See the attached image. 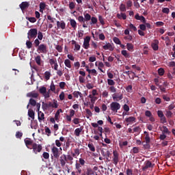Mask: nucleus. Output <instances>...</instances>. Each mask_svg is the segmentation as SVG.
Here are the masks:
<instances>
[{"mask_svg":"<svg viewBox=\"0 0 175 175\" xmlns=\"http://www.w3.org/2000/svg\"><path fill=\"white\" fill-rule=\"evenodd\" d=\"M25 144L27 148H29V146H32L33 151L35 154L40 152V151H42V145H38L36 143L33 144V141L31 140V139L29 138H27L25 139Z\"/></svg>","mask_w":175,"mask_h":175,"instance_id":"f257e3e1","label":"nucleus"},{"mask_svg":"<svg viewBox=\"0 0 175 175\" xmlns=\"http://www.w3.org/2000/svg\"><path fill=\"white\" fill-rule=\"evenodd\" d=\"M145 135V143L144 145V148H150V143H151V138H150V134L147 131L144 132Z\"/></svg>","mask_w":175,"mask_h":175,"instance_id":"f03ea898","label":"nucleus"},{"mask_svg":"<svg viewBox=\"0 0 175 175\" xmlns=\"http://www.w3.org/2000/svg\"><path fill=\"white\" fill-rule=\"evenodd\" d=\"M37 51L39 54H47V45L45 44H41L38 46Z\"/></svg>","mask_w":175,"mask_h":175,"instance_id":"7ed1b4c3","label":"nucleus"},{"mask_svg":"<svg viewBox=\"0 0 175 175\" xmlns=\"http://www.w3.org/2000/svg\"><path fill=\"white\" fill-rule=\"evenodd\" d=\"M38 36V29H31L27 33L28 39H33Z\"/></svg>","mask_w":175,"mask_h":175,"instance_id":"20e7f679","label":"nucleus"},{"mask_svg":"<svg viewBox=\"0 0 175 175\" xmlns=\"http://www.w3.org/2000/svg\"><path fill=\"white\" fill-rule=\"evenodd\" d=\"M110 109L112 111H116V113H117V111L121 109V105L117 102H112L110 104Z\"/></svg>","mask_w":175,"mask_h":175,"instance_id":"39448f33","label":"nucleus"},{"mask_svg":"<svg viewBox=\"0 0 175 175\" xmlns=\"http://www.w3.org/2000/svg\"><path fill=\"white\" fill-rule=\"evenodd\" d=\"M157 116L159 118H160V122H161V124H166V122H167L166 117L165 116V114H163V111L161 110L157 111Z\"/></svg>","mask_w":175,"mask_h":175,"instance_id":"423d86ee","label":"nucleus"},{"mask_svg":"<svg viewBox=\"0 0 175 175\" xmlns=\"http://www.w3.org/2000/svg\"><path fill=\"white\" fill-rule=\"evenodd\" d=\"M51 152L53 153V156H51V159H53V157H55L56 159H58L59 158V150L58 149V148H57L56 146H53L51 148Z\"/></svg>","mask_w":175,"mask_h":175,"instance_id":"0eeeda50","label":"nucleus"},{"mask_svg":"<svg viewBox=\"0 0 175 175\" xmlns=\"http://www.w3.org/2000/svg\"><path fill=\"white\" fill-rule=\"evenodd\" d=\"M90 40H91V37H90V36H86L84 38L83 47V49H85V50H88V49L90 48Z\"/></svg>","mask_w":175,"mask_h":175,"instance_id":"6e6552de","label":"nucleus"},{"mask_svg":"<svg viewBox=\"0 0 175 175\" xmlns=\"http://www.w3.org/2000/svg\"><path fill=\"white\" fill-rule=\"evenodd\" d=\"M154 165H152V163L151 161L147 160L144 162V164L142 167V170L146 171L147 169H149L150 167H153Z\"/></svg>","mask_w":175,"mask_h":175,"instance_id":"1a4fd4ad","label":"nucleus"},{"mask_svg":"<svg viewBox=\"0 0 175 175\" xmlns=\"http://www.w3.org/2000/svg\"><path fill=\"white\" fill-rule=\"evenodd\" d=\"M113 163L116 165L118 164V162H119V158H118L119 154L117 150H113Z\"/></svg>","mask_w":175,"mask_h":175,"instance_id":"9d476101","label":"nucleus"},{"mask_svg":"<svg viewBox=\"0 0 175 175\" xmlns=\"http://www.w3.org/2000/svg\"><path fill=\"white\" fill-rule=\"evenodd\" d=\"M66 154H62L60 157H59V162H60V165L62 167H64V166H65V165H66Z\"/></svg>","mask_w":175,"mask_h":175,"instance_id":"9b49d317","label":"nucleus"},{"mask_svg":"<svg viewBox=\"0 0 175 175\" xmlns=\"http://www.w3.org/2000/svg\"><path fill=\"white\" fill-rule=\"evenodd\" d=\"M57 28H61V29H65L66 27V23L64 21H57Z\"/></svg>","mask_w":175,"mask_h":175,"instance_id":"f8f14e48","label":"nucleus"},{"mask_svg":"<svg viewBox=\"0 0 175 175\" xmlns=\"http://www.w3.org/2000/svg\"><path fill=\"white\" fill-rule=\"evenodd\" d=\"M19 7L21 8V10H25V9H28V8H29V3L23 1L19 5Z\"/></svg>","mask_w":175,"mask_h":175,"instance_id":"ddd939ff","label":"nucleus"},{"mask_svg":"<svg viewBox=\"0 0 175 175\" xmlns=\"http://www.w3.org/2000/svg\"><path fill=\"white\" fill-rule=\"evenodd\" d=\"M103 49L104 50H109V51H113L114 50V47H113V45L110 43H107L106 42V44L103 46Z\"/></svg>","mask_w":175,"mask_h":175,"instance_id":"4468645a","label":"nucleus"},{"mask_svg":"<svg viewBox=\"0 0 175 175\" xmlns=\"http://www.w3.org/2000/svg\"><path fill=\"white\" fill-rule=\"evenodd\" d=\"M135 19L139 20L140 21H142V23H143V24H146V21H147L144 16L139 15L138 13L135 16Z\"/></svg>","mask_w":175,"mask_h":175,"instance_id":"2eb2a0df","label":"nucleus"},{"mask_svg":"<svg viewBox=\"0 0 175 175\" xmlns=\"http://www.w3.org/2000/svg\"><path fill=\"white\" fill-rule=\"evenodd\" d=\"M112 98L113 99V100H116V102H118V100H121L122 99L123 96L122 94L118 95V94H113L112 95Z\"/></svg>","mask_w":175,"mask_h":175,"instance_id":"dca6fc26","label":"nucleus"},{"mask_svg":"<svg viewBox=\"0 0 175 175\" xmlns=\"http://www.w3.org/2000/svg\"><path fill=\"white\" fill-rule=\"evenodd\" d=\"M27 96H28L29 98H38L39 96V94L36 92H29L27 94Z\"/></svg>","mask_w":175,"mask_h":175,"instance_id":"f3484780","label":"nucleus"},{"mask_svg":"<svg viewBox=\"0 0 175 175\" xmlns=\"http://www.w3.org/2000/svg\"><path fill=\"white\" fill-rule=\"evenodd\" d=\"M38 118L39 122H42L44 120V113L42 112L41 111L38 112Z\"/></svg>","mask_w":175,"mask_h":175,"instance_id":"a211bd4d","label":"nucleus"},{"mask_svg":"<svg viewBox=\"0 0 175 175\" xmlns=\"http://www.w3.org/2000/svg\"><path fill=\"white\" fill-rule=\"evenodd\" d=\"M78 21H79V23H83V28H87V24L85 23V21L84 19V17L83 16H78Z\"/></svg>","mask_w":175,"mask_h":175,"instance_id":"6ab92c4d","label":"nucleus"},{"mask_svg":"<svg viewBox=\"0 0 175 175\" xmlns=\"http://www.w3.org/2000/svg\"><path fill=\"white\" fill-rule=\"evenodd\" d=\"M91 18H92V17L90 14H88V13L84 14V20H85V24H87V25H88V21H90L91 20Z\"/></svg>","mask_w":175,"mask_h":175,"instance_id":"aec40b11","label":"nucleus"},{"mask_svg":"<svg viewBox=\"0 0 175 175\" xmlns=\"http://www.w3.org/2000/svg\"><path fill=\"white\" fill-rule=\"evenodd\" d=\"M35 60L38 66H42V62H43V61H42V57H40V55H38V56H36Z\"/></svg>","mask_w":175,"mask_h":175,"instance_id":"412c9836","label":"nucleus"},{"mask_svg":"<svg viewBox=\"0 0 175 175\" xmlns=\"http://www.w3.org/2000/svg\"><path fill=\"white\" fill-rule=\"evenodd\" d=\"M126 122H129V124H131V122H136V118L133 116H130L125 119Z\"/></svg>","mask_w":175,"mask_h":175,"instance_id":"4be33fe9","label":"nucleus"},{"mask_svg":"<svg viewBox=\"0 0 175 175\" xmlns=\"http://www.w3.org/2000/svg\"><path fill=\"white\" fill-rule=\"evenodd\" d=\"M154 43L152 44V48L154 51H157V50L159 49V46H158V40H154Z\"/></svg>","mask_w":175,"mask_h":175,"instance_id":"5701e85b","label":"nucleus"},{"mask_svg":"<svg viewBox=\"0 0 175 175\" xmlns=\"http://www.w3.org/2000/svg\"><path fill=\"white\" fill-rule=\"evenodd\" d=\"M83 131V128L80 127V128H77L75 130V136H80V134L81 133V132Z\"/></svg>","mask_w":175,"mask_h":175,"instance_id":"b1692460","label":"nucleus"},{"mask_svg":"<svg viewBox=\"0 0 175 175\" xmlns=\"http://www.w3.org/2000/svg\"><path fill=\"white\" fill-rule=\"evenodd\" d=\"M121 54L123 55L125 58H131V53H128L126 50L122 51Z\"/></svg>","mask_w":175,"mask_h":175,"instance_id":"393cba45","label":"nucleus"},{"mask_svg":"<svg viewBox=\"0 0 175 175\" xmlns=\"http://www.w3.org/2000/svg\"><path fill=\"white\" fill-rule=\"evenodd\" d=\"M28 116L30 117V118H32V120H35V112L32 109H29L28 111Z\"/></svg>","mask_w":175,"mask_h":175,"instance_id":"a878e982","label":"nucleus"},{"mask_svg":"<svg viewBox=\"0 0 175 175\" xmlns=\"http://www.w3.org/2000/svg\"><path fill=\"white\" fill-rule=\"evenodd\" d=\"M70 23L71 27H72L74 29H75V28H77V23L76 22V21H75V19H70Z\"/></svg>","mask_w":175,"mask_h":175,"instance_id":"bb28decb","label":"nucleus"},{"mask_svg":"<svg viewBox=\"0 0 175 175\" xmlns=\"http://www.w3.org/2000/svg\"><path fill=\"white\" fill-rule=\"evenodd\" d=\"M46 9V3L44 2H41L40 3V13H43V10Z\"/></svg>","mask_w":175,"mask_h":175,"instance_id":"cd10ccee","label":"nucleus"},{"mask_svg":"<svg viewBox=\"0 0 175 175\" xmlns=\"http://www.w3.org/2000/svg\"><path fill=\"white\" fill-rule=\"evenodd\" d=\"M64 65L67 67V68H72V64H71V62L70 60H69L68 59H66L64 60Z\"/></svg>","mask_w":175,"mask_h":175,"instance_id":"c85d7f7f","label":"nucleus"},{"mask_svg":"<svg viewBox=\"0 0 175 175\" xmlns=\"http://www.w3.org/2000/svg\"><path fill=\"white\" fill-rule=\"evenodd\" d=\"M50 77H51V72H50L49 71H46L44 72V79L47 81L50 80Z\"/></svg>","mask_w":175,"mask_h":175,"instance_id":"c756f323","label":"nucleus"},{"mask_svg":"<svg viewBox=\"0 0 175 175\" xmlns=\"http://www.w3.org/2000/svg\"><path fill=\"white\" fill-rule=\"evenodd\" d=\"M126 47H127V50L129 51H133V49H134V46H133V44L132 43H127L126 44Z\"/></svg>","mask_w":175,"mask_h":175,"instance_id":"7c9ffc66","label":"nucleus"},{"mask_svg":"<svg viewBox=\"0 0 175 175\" xmlns=\"http://www.w3.org/2000/svg\"><path fill=\"white\" fill-rule=\"evenodd\" d=\"M49 64H50V65L52 66V68H54V65L55 64H57V59H50L49 60Z\"/></svg>","mask_w":175,"mask_h":175,"instance_id":"2f4dec72","label":"nucleus"},{"mask_svg":"<svg viewBox=\"0 0 175 175\" xmlns=\"http://www.w3.org/2000/svg\"><path fill=\"white\" fill-rule=\"evenodd\" d=\"M91 22L90 23V25H95L96 23H98V18L96 17L92 16L91 18Z\"/></svg>","mask_w":175,"mask_h":175,"instance_id":"473e14b6","label":"nucleus"},{"mask_svg":"<svg viewBox=\"0 0 175 175\" xmlns=\"http://www.w3.org/2000/svg\"><path fill=\"white\" fill-rule=\"evenodd\" d=\"M46 91H47V89L44 86H42L39 89V92L40 94H42V95H43L44 94H46Z\"/></svg>","mask_w":175,"mask_h":175,"instance_id":"72a5a7b5","label":"nucleus"},{"mask_svg":"<svg viewBox=\"0 0 175 175\" xmlns=\"http://www.w3.org/2000/svg\"><path fill=\"white\" fill-rule=\"evenodd\" d=\"M29 105H31V106L35 107V106H36V100H35V99L33 98H30L29 101Z\"/></svg>","mask_w":175,"mask_h":175,"instance_id":"f704fd0d","label":"nucleus"},{"mask_svg":"<svg viewBox=\"0 0 175 175\" xmlns=\"http://www.w3.org/2000/svg\"><path fill=\"white\" fill-rule=\"evenodd\" d=\"M165 116L167 117V118H172V117H173V112L169 110L166 111Z\"/></svg>","mask_w":175,"mask_h":175,"instance_id":"c9c22d12","label":"nucleus"},{"mask_svg":"<svg viewBox=\"0 0 175 175\" xmlns=\"http://www.w3.org/2000/svg\"><path fill=\"white\" fill-rule=\"evenodd\" d=\"M88 147L90 148V151L95 152V146H94V144H88Z\"/></svg>","mask_w":175,"mask_h":175,"instance_id":"e433bc0d","label":"nucleus"},{"mask_svg":"<svg viewBox=\"0 0 175 175\" xmlns=\"http://www.w3.org/2000/svg\"><path fill=\"white\" fill-rule=\"evenodd\" d=\"M108 85L114 86L116 85V82L113 79H107Z\"/></svg>","mask_w":175,"mask_h":175,"instance_id":"4c0bfd02","label":"nucleus"},{"mask_svg":"<svg viewBox=\"0 0 175 175\" xmlns=\"http://www.w3.org/2000/svg\"><path fill=\"white\" fill-rule=\"evenodd\" d=\"M120 12H126V7L125 6V4H120Z\"/></svg>","mask_w":175,"mask_h":175,"instance_id":"58836bf2","label":"nucleus"},{"mask_svg":"<svg viewBox=\"0 0 175 175\" xmlns=\"http://www.w3.org/2000/svg\"><path fill=\"white\" fill-rule=\"evenodd\" d=\"M127 9H129V8H132L133 3L131 0H128L126 3Z\"/></svg>","mask_w":175,"mask_h":175,"instance_id":"ea45409f","label":"nucleus"},{"mask_svg":"<svg viewBox=\"0 0 175 175\" xmlns=\"http://www.w3.org/2000/svg\"><path fill=\"white\" fill-rule=\"evenodd\" d=\"M119 146H120V148H122V147H125V146H128V141L120 142Z\"/></svg>","mask_w":175,"mask_h":175,"instance_id":"a19ab883","label":"nucleus"},{"mask_svg":"<svg viewBox=\"0 0 175 175\" xmlns=\"http://www.w3.org/2000/svg\"><path fill=\"white\" fill-rule=\"evenodd\" d=\"M45 133L47 135V136L51 135V130H50V128L45 126Z\"/></svg>","mask_w":175,"mask_h":175,"instance_id":"79ce46f5","label":"nucleus"},{"mask_svg":"<svg viewBox=\"0 0 175 175\" xmlns=\"http://www.w3.org/2000/svg\"><path fill=\"white\" fill-rule=\"evenodd\" d=\"M131 151L133 154H139V147H133Z\"/></svg>","mask_w":175,"mask_h":175,"instance_id":"37998d69","label":"nucleus"},{"mask_svg":"<svg viewBox=\"0 0 175 175\" xmlns=\"http://www.w3.org/2000/svg\"><path fill=\"white\" fill-rule=\"evenodd\" d=\"M158 73L159 76H163V75H165V70L162 68H159Z\"/></svg>","mask_w":175,"mask_h":175,"instance_id":"c03bdc74","label":"nucleus"},{"mask_svg":"<svg viewBox=\"0 0 175 175\" xmlns=\"http://www.w3.org/2000/svg\"><path fill=\"white\" fill-rule=\"evenodd\" d=\"M49 90L52 91V92H55V85H54V82H51Z\"/></svg>","mask_w":175,"mask_h":175,"instance_id":"a18cd8bd","label":"nucleus"},{"mask_svg":"<svg viewBox=\"0 0 175 175\" xmlns=\"http://www.w3.org/2000/svg\"><path fill=\"white\" fill-rule=\"evenodd\" d=\"M72 95L75 98H79V96H81V92H77V91H75L73 93H72Z\"/></svg>","mask_w":175,"mask_h":175,"instance_id":"49530a36","label":"nucleus"},{"mask_svg":"<svg viewBox=\"0 0 175 175\" xmlns=\"http://www.w3.org/2000/svg\"><path fill=\"white\" fill-rule=\"evenodd\" d=\"M98 21H100L101 25H105V20L103 16H98Z\"/></svg>","mask_w":175,"mask_h":175,"instance_id":"de8ad7c7","label":"nucleus"},{"mask_svg":"<svg viewBox=\"0 0 175 175\" xmlns=\"http://www.w3.org/2000/svg\"><path fill=\"white\" fill-rule=\"evenodd\" d=\"M113 40L114 43H116V44H121V41L120 40V38H118L117 37H114L113 38Z\"/></svg>","mask_w":175,"mask_h":175,"instance_id":"09e8293b","label":"nucleus"},{"mask_svg":"<svg viewBox=\"0 0 175 175\" xmlns=\"http://www.w3.org/2000/svg\"><path fill=\"white\" fill-rule=\"evenodd\" d=\"M42 157L44 159H49V158H50V154H49V152H44L42 154Z\"/></svg>","mask_w":175,"mask_h":175,"instance_id":"8fccbe9b","label":"nucleus"},{"mask_svg":"<svg viewBox=\"0 0 175 175\" xmlns=\"http://www.w3.org/2000/svg\"><path fill=\"white\" fill-rule=\"evenodd\" d=\"M72 122L73 124H75V125H78V124H80V118H75L72 120Z\"/></svg>","mask_w":175,"mask_h":175,"instance_id":"3c124183","label":"nucleus"},{"mask_svg":"<svg viewBox=\"0 0 175 175\" xmlns=\"http://www.w3.org/2000/svg\"><path fill=\"white\" fill-rule=\"evenodd\" d=\"M94 174V170L91 168H87L86 175H92Z\"/></svg>","mask_w":175,"mask_h":175,"instance_id":"603ef678","label":"nucleus"},{"mask_svg":"<svg viewBox=\"0 0 175 175\" xmlns=\"http://www.w3.org/2000/svg\"><path fill=\"white\" fill-rule=\"evenodd\" d=\"M109 90L113 94H115V92H117V88H116V87L114 86L109 87Z\"/></svg>","mask_w":175,"mask_h":175,"instance_id":"864d4df0","label":"nucleus"},{"mask_svg":"<svg viewBox=\"0 0 175 175\" xmlns=\"http://www.w3.org/2000/svg\"><path fill=\"white\" fill-rule=\"evenodd\" d=\"M75 8H76V3H75L74 2H70L69 9H70V10H72V9H75Z\"/></svg>","mask_w":175,"mask_h":175,"instance_id":"5fc2aeb1","label":"nucleus"},{"mask_svg":"<svg viewBox=\"0 0 175 175\" xmlns=\"http://www.w3.org/2000/svg\"><path fill=\"white\" fill-rule=\"evenodd\" d=\"M16 139H21V137H23V133L20 131H17L16 133Z\"/></svg>","mask_w":175,"mask_h":175,"instance_id":"6e6d98bb","label":"nucleus"},{"mask_svg":"<svg viewBox=\"0 0 175 175\" xmlns=\"http://www.w3.org/2000/svg\"><path fill=\"white\" fill-rule=\"evenodd\" d=\"M42 110H47V109H49V105L47 103H44V102H42Z\"/></svg>","mask_w":175,"mask_h":175,"instance_id":"4d7b16f0","label":"nucleus"},{"mask_svg":"<svg viewBox=\"0 0 175 175\" xmlns=\"http://www.w3.org/2000/svg\"><path fill=\"white\" fill-rule=\"evenodd\" d=\"M38 38L39 40H43V33L42 31H38Z\"/></svg>","mask_w":175,"mask_h":175,"instance_id":"13d9d810","label":"nucleus"},{"mask_svg":"<svg viewBox=\"0 0 175 175\" xmlns=\"http://www.w3.org/2000/svg\"><path fill=\"white\" fill-rule=\"evenodd\" d=\"M90 75H92V76H98V71L95 69H92Z\"/></svg>","mask_w":175,"mask_h":175,"instance_id":"bf43d9fd","label":"nucleus"},{"mask_svg":"<svg viewBox=\"0 0 175 175\" xmlns=\"http://www.w3.org/2000/svg\"><path fill=\"white\" fill-rule=\"evenodd\" d=\"M27 20L30 23H36V18L35 17H29V18H27Z\"/></svg>","mask_w":175,"mask_h":175,"instance_id":"052dcab7","label":"nucleus"},{"mask_svg":"<svg viewBox=\"0 0 175 175\" xmlns=\"http://www.w3.org/2000/svg\"><path fill=\"white\" fill-rule=\"evenodd\" d=\"M26 46H27V49H31L32 48V42L31 41H27Z\"/></svg>","mask_w":175,"mask_h":175,"instance_id":"680f3d73","label":"nucleus"},{"mask_svg":"<svg viewBox=\"0 0 175 175\" xmlns=\"http://www.w3.org/2000/svg\"><path fill=\"white\" fill-rule=\"evenodd\" d=\"M47 20H49V21H50V23H54V21L55 20V18H53V17H51V16L48 15L47 16Z\"/></svg>","mask_w":175,"mask_h":175,"instance_id":"e2e57ef3","label":"nucleus"},{"mask_svg":"<svg viewBox=\"0 0 175 175\" xmlns=\"http://www.w3.org/2000/svg\"><path fill=\"white\" fill-rule=\"evenodd\" d=\"M162 12H163V13L169 14V12H170V10L168 8H163Z\"/></svg>","mask_w":175,"mask_h":175,"instance_id":"0e129e2a","label":"nucleus"},{"mask_svg":"<svg viewBox=\"0 0 175 175\" xmlns=\"http://www.w3.org/2000/svg\"><path fill=\"white\" fill-rule=\"evenodd\" d=\"M95 61H96V57L95 56L89 57V62H95Z\"/></svg>","mask_w":175,"mask_h":175,"instance_id":"69168bd1","label":"nucleus"},{"mask_svg":"<svg viewBox=\"0 0 175 175\" xmlns=\"http://www.w3.org/2000/svg\"><path fill=\"white\" fill-rule=\"evenodd\" d=\"M163 129L162 132L163 134L169 133V129H167V127H166L165 126H163Z\"/></svg>","mask_w":175,"mask_h":175,"instance_id":"338daca9","label":"nucleus"},{"mask_svg":"<svg viewBox=\"0 0 175 175\" xmlns=\"http://www.w3.org/2000/svg\"><path fill=\"white\" fill-rule=\"evenodd\" d=\"M133 171L129 168L126 170V175H133Z\"/></svg>","mask_w":175,"mask_h":175,"instance_id":"774afa93","label":"nucleus"}]
</instances>
